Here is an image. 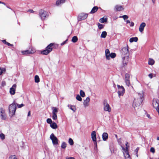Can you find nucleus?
Instances as JSON below:
<instances>
[{
    "mask_svg": "<svg viewBox=\"0 0 159 159\" xmlns=\"http://www.w3.org/2000/svg\"><path fill=\"white\" fill-rule=\"evenodd\" d=\"M126 23L127 24H128V23H130V21L129 20H126Z\"/></svg>",
    "mask_w": 159,
    "mask_h": 159,
    "instance_id": "obj_57",
    "label": "nucleus"
},
{
    "mask_svg": "<svg viewBox=\"0 0 159 159\" xmlns=\"http://www.w3.org/2000/svg\"><path fill=\"white\" fill-rule=\"evenodd\" d=\"M0 138L2 139V140L4 139L5 138V136L4 134L2 133L1 134H0Z\"/></svg>",
    "mask_w": 159,
    "mask_h": 159,
    "instance_id": "obj_42",
    "label": "nucleus"
},
{
    "mask_svg": "<svg viewBox=\"0 0 159 159\" xmlns=\"http://www.w3.org/2000/svg\"><path fill=\"white\" fill-rule=\"evenodd\" d=\"M107 35V33L106 31H103L101 35V37L102 38H105Z\"/></svg>",
    "mask_w": 159,
    "mask_h": 159,
    "instance_id": "obj_29",
    "label": "nucleus"
},
{
    "mask_svg": "<svg viewBox=\"0 0 159 159\" xmlns=\"http://www.w3.org/2000/svg\"><path fill=\"white\" fill-rule=\"evenodd\" d=\"M39 15L42 20H45L48 16V13L43 10H41L39 12Z\"/></svg>",
    "mask_w": 159,
    "mask_h": 159,
    "instance_id": "obj_5",
    "label": "nucleus"
},
{
    "mask_svg": "<svg viewBox=\"0 0 159 159\" xmlns=\"http://www.w3.org/2000/svg\"><path fill=\"white\" fill-rule=\"evenodd\" d=\"M66 40L65 41L63 42L62 43H61V45H64L66 43Z\"/></svg>",
    "mask_w": 159,
    "mask_h": 159,
    "instance_id": "obj_55",
    "label": "nucleus"
},
{
    "mask_svg": "<svg viewBox=\"0 0 159 159\" xmlns=\"http://www.w3.org/2000/svg\"><path fill=\"white\" fill-rule=\"evenodd\" d=\"M77 37L76 36H74L72 39V41L74 43L76 42L77 41Z\"/></svg>",
    "mask_w": 159,
    "mask_h": 159,
    "instance_id": "obj_32",
    "label": "nucleus"
},
{
    "mask_svg": "<svg viewBox=\"0 0 159 159\" xmlns=\"http://www.w3.org/2000/svg\"><path fill=\"white\" fill-rule=\"evenodd\" d=\"M125 82L126 84V85L128 86H129L130 85V81L129 80H126L125 81Z\"/></svg>",
    "mask_w": 159,
    "mask_h": 159,
    "instance_id": "obj_44",
    "label": "nucleus"
},
{
    "mask_svg": "<svg viewBox=\"0 0 159 159\" xmlns=\"http://www.w3.org/2000/svg\"><path fill=\"white\" fill-rule=\"evenodd\" d=\"M0 3H2V4H5L4 3V2H1L0 1Z\"/></svg>",
    "mask_w": 159,
    "mask_h": 159,
    "instance_id": "obj_61",
    "label": "nucleus"
},
{
    "mask_svg": "<svg viewBox=\"0 0 159 159\" xmlns=\"http://www.w3.org/2000/svg\"><path fill=\"white\" fill-rule=\"evenodd\" d=\"M138 40V38L137 37H132L129 40L130 43H132L134 42H137Z\"/></svg>",
    "mask_w": 159,
    "mask_h": 159,
    "instance_id": "obj_22",
    "label": "nucleus"
},
{
    "mask_svg": "<svg viewBox=\"0 0 159 159\" xmlns=\"http://www.w3.org/2000/svg\"><path fill=\"white\" fill-rule=\"evenodd\" d=\"M150 152L153 153L155 152V149L154 148L152 147L150 148Z\"/></svg>",
    "mask_w": 159,
    "mask_h": 159,
    "instance_id": "obj_47",
    "label": "nucleus"
},
{
    "mask_svg": "<svg viewBox=\"0 0 159 159\" xmlns=\"http://www.w3.org/2000/svg\"><path fill=\"white\" fill-rule=\"evenodd\" d=\"M5 71L6 69L5 68H0V75L2 74L3 72H5Z\"/></svg>",
    "mask_w": 159,
    "mask_h": 159,
    "instance_id": "obj_40",
    "label": "nucleus"
},
{
    "mask_svg": "<svg viewBox=\"0 0 159 159\" xmlns=\"http://www.w3.org/2000/svg\"><path fill=\"white\" fill-rule=\"evenodd\" d=\"M117 87L118 88V96L120 97L121 96H123L125 92V89L124 87L121 86H120L119 85H117Z\"/></svg>",
    "mask_w": 159,
    "mask_h": 159,
    "instance_id": "obj_8",
    "label": "nucleus"
},
{
    "mask_svg": "<svg viewBox=\"0 0 159 159\" xmlns=\"http://www.w3.org/2000/svg\"><path fill=\"white\" fill-rule=\"evenodd\" d=\"M0 116L2 120H5L7 116L5 113V110L2 108L0 109Z\"/></svg>",
    "mask_w": 159,
    "mask_h": 159,
    "instance_id": "obj_11",
    "label": "nucleus"
},
{
    "mask_svg": "<svg viewBox=\"0 0 159 159\" xmlns=\"http://www.w3.org/2000/svg\"><path fill=\"white\" fill-rule=\"evenodd\" d=\"M148 76L151 79H152L153 77V75L152 74V73L148 75Z\"/></svg>",
    "mask_w": 159,
    "mask_h": 159,
    "instance_id": "obj_49",
    "label": "nucleus"
},
{
    "mask_svg": "<svg viewBox=\"0 0 159 159\" xmlns=\"http://www.w3.org/2000/svg\"><path fill=\"white\" fill-rule=\"evenodd\" d=\"M28 12L30 13H33L34 12V11L33 10H29L28 11Z\"/></svg>",
    "mask_w": 159,
    "mask_h": 159,
    "instance_id": "obj_52",
    "label": "nucleus"
},
{
    "mask_svg": "<svg viewBox=\"0 0 159 159\" xmlns=\"http://www.w3.org/2000/svg\"><path fill=\"white\" fill-rule=\"evenodd\" d=\"M115 136L116 137V138H117V135L116 134L115 135Z\"/></svg>",
    "mask_w": 159,
    "mask_h": 159,
    "instance_id": "obj_60",
    "label": "nucleus"
},
{
    "mask_svg": "<svg viewBox=\"0 0 159 159\" xmlns=\"http://www.w3.org/2000/svg\"><path fill=\"white\" fill-rule=\"evenodd\" d=\"M146 26V24L144 22H142L140 24L139 28V31L140 32L143 31L144 29Z\"/></svg>",
    "mask_w": 159,
    "mask_h": 159,
    "instance_id": "obj_17",
    "label": "nucleus"
},
{
    "mask_svg": "<svg viewBox=\"0 0 159 159\" xmlns=\"http://www.w3.org/2000/svg\"><path fill=\"white\" fill-rule=\"evenodd\" d=\"M139 150V148L138 147L135 149V151L136 153V154H137ZM137 156H138V154H137Z\"/></svg>",
    "mask_w": 159,
    "mask_h": 159,
    "instance_id": "obj_48",
    "label": "nucleus"
},
{
    "mask_svg": "<svg viewBox=\"0 0 159 159\" xmlns=\"http://www.w3.org/2000/svg\"><path fill=\"white\" fill-rule=\"evenodd\" d=\"M53 43H50L46 48V49L41 52V53L42 54L46 55L48 54L52 50V47L53 46Z\"/></svg>",
    "mask_w": 159,
    "mask_h": 159,
    "instance_id": "obj_4",
    "label": "nucleus"
},
{
    "mask_svg": "<svg viewBox=\"0 0 159 159\" xmlns=\"http://www.w3.org/2000/svg\"><path fill=\"white\" fill-rule=\"evenodd\" d=\"M68 107L71 110L75 112L76 110L75 107L74 105H68Z\"/></svg>",
    "mask_w": 159,
    "mask_h": 159,
    "instance_id": "obj_21",
    "label": "nucleus"
},
{
    "mask_svg": "<svg viewBox=\"0 0 159 159\" xmlns=\"http://www.w3.org/2000/svg\"><path fill=\"white\" fill-rule=\"evenodd\" d=\"M159 100L157 99L153 98L152 101V105L154 108L156 109V111H159Z\"/></svg>",
    "mask_w": 159,
    "mask_h": 159,
    "instance_id": "obj_7",
    "label": "nucleus"
},
{
    "mask_svg": "<svg viewBox=\"0 0 159 159\" xmlns=\"http://www.w3.org/2000/svg\"><path fill=\"white\" fill-rule=\"evenodd\" d=\"M51 127L53 129H56L57 128V125L56 123L53 122L50 124Z\"/></svg>",
    "mask_w": 159,
    "mask_h": 159,
    "instance_id": "obj_24",
    "label": "nucleus"
},
{
    "mask_svg": "<svg viewBox=\"0 0 159 159\" xmlns=\"http://www.w3.org/2000/svg\"><path fill=\"white\" fill-rule=\"evenodd\" d=\"M3 42L6 44H7V43L5 40H3Z\"/></svg>",
    "mask_w": 159,
    "mask_h": 159,
    "instance_id": "obj_58",
    "label": "nucleus"
},
{
    "mask_svg": "<svg viewBox=\"0 0 159 159\" xmlns=\"http://www.w3.org/2000/svg\"><path fill=\"white\" fill-rule=\"evenodd\" d=\"M110 52L109 50L108 49H106L105 50V55H106V57L107 59L110 60Z\"/></svg>",
    "mask_w": 159,
    "mask_h": 159,
    "instance_id": "obj_18",
    "label": "nucleus"
},
{
    "mask_svg": "<svg viewBox=\"0 0 159 159\" xmlns=\"http://www.w3.org/2000/svg\"><path fill=\"white\" fill-rule=\"evenodd\" d=\"M50 139L52 140L53 144L54 145L58 144V140L57 138L55 136L54 134L52 133L50 137Z\"/></svg>",
    "mask_w": 159,
    "mask_h": 159,
    "instance_id": "obj_9",
    "label": "nucleus"
},
{
    "mask_svg": "<svg viewBox=\"0 0 159 159\" xmlns=\"http://www.w3.org/2000/svg\"><path fill=\"white\" fill-rule=\"evenodd\" d=\"M152 2L154 4L155 2V0H152Z\"/></svg>",
    "mask_w": 159,
    "mask_h": 159,
    "instance_id": "obj_59",
    "label": "nucleus"
},
{
    "mask_svg": "<svg viewBox=\"0 0 159 159\" xmlns=\"http://www.w3.org/2000/svg\"><path fill=\"white\" fill-rule=\"evenodd\" d=\"M130 78V76L129 74H126L125 75V81L126 80H129Z\"/></svg>",
    "mask_w": 159,
    "mask_h": 159,
    "instance_id": "obj_30",
    "label": "nucleus"
},
{
    "mask_svg": "<svg viewBox=\"0 0 159 159\" xmlns=\"http://www.w3.org/2000/svg\"><path fill=\"white\" fill-rule=\"evenodd\" d=\"M155 63V61L154 60L151 58H149L148 59V64L150 65H153Z\"/></svg>",
    "mask_w": 159,
    "mask_h": 159,
    "instance_id": "obj_20",
    "label": "nucleus"
},
{
    "mask_svg": "<svg viewBox=\"0 0 159 159\" xmlns=\"http://www.w3.org/2000/svg\"><path fill=\"white\" fill-rule=\"evenodd\" d=\"M128 142H127L125 144L126 145V147L125 148L124 147L122 146V150H123V151H128V148L129 147V146L128 145Z\"/></svg>",
    "mask_w": 159,
    "mask_h": 159,
    "instance_id": "obj_27",
    "label": "nucleus"
},
{
    "mask_svg": "<svg viewBox=\"0 0 159 159\" xmlns=\"http://www.w3.org/2000/svg\"><path fill=\"white\" fill-rule=\"evenodd\" d=\"M157 139L159 141V136L157 138Z\"/></svg>",
    "mask_w": 159,
    "mask_h": 159,
    "instance_id": "obj_62",
    "label": "nucleus"
},
{
    "mask_svg": "<svg viewBox=\"0 0 159 159\" xmlns=\"http://www.w3.org/2000/svg\"><path fill=\"white\" fill-rule=\"evenodd\" d=\"M123 153L125 159H131L128 151H123Z\"/></svg>",
    "mask_w": 159,
    "mask_h": 159,
    "instance_id": "obj_16",
    "label": "nucleus"
},
{
    "mask_svg": "<svg viewBox=\"0 0 159 159\" xmlns=\"http://www.w3.org/2000/svg\"><path fill=\"white\" fill-rule=\"evenodd\" d=\"M66 0H58L56 2V4L58 6L61 4H62L65 2Z\"/></svg>",
    "mask_w": 159,
    "mask_h": 159,
    "instance_id": "obj_26",
    "label": "nucleus"
},
{
    "mask_svg": "<svg viewBox=\"0 0 159 159\" xmlns=\"http://www.w3.org/2000/svg\"><path fill=\"white\" fill-rule=\"evenodd\" d=\"M76 99L79 101H81L82 100V98L79 95H77L76 97Z\"/></svg>",
    "mask_w": 159,
    "mask_h": 159,
    "instance_id": "obj_36",
    "label": "nucleus"
},
{
    "mask_svg": "<svg viewBox=\"0 0 159 159\" xmlns=\"http://www.w3.org/2000/svg\"><path fill=\"white\" fill-rule=\"evenodd\" d=\"M98 27L99 29H102L104 26V25L101 24L99 23H98Z\"/></svg>",
    "mask_w": 159,
    "mask_h": 159,
    "instance_id": "obj_35",
    "label": "nucleus"
},
{
    "mask_svg": "<svg viewBox=\"0 0 159 159\" xmlns=\"http://www.w3.org/2000/svg\"><path fill=\"white\" fill-rule=\"evenodd\" d=\"M16 108V104L15 103H12L9 106V115L10 116L12 117L14 115Z\"/></svg>",
    "mask_w": 159,
    "mask_h": 159,
    "instance_id": "obj_3",
    "label": "nucleus"
},
{
    "mask_svg": "<svg viewBox=\"0 0 159 159\" xmlns=\"http://www.w3.org/2000/svg\"><path fill=\"white\" fill-rule=\"evenodd\" d=\"M98 7L97 6L94 7L92 9L90 13L91 14H93L95 13L98 10Z\"/></svg>",
    "mask_w": 159,
    "mask_h": 159,
    "instance_id": "obj_23",
    "label": "nucleus"
},
{
    "mask_svg": "<svg viewBox=\"0 0 159 159\" xmlns=\"http://www.w3.org/2000/svg\"><path fill=\"white\" fill-rule=\"evenodd\" d=\"M6 85V82L4 81H2V85L3 86Z\"/></svg>",
    "mask_w": 159,
    "mask_h": 159,
    "instance_id": "obj_50",
    "label": "nucleus"
},
{
    "mask_svg": "<svg viewBox=\"0 0 159 159\" xmlns=\"http://www.w3.org/2000/svg\"><path fill=\"white\" fill-rule=\"evenodd\" d=\"M52 118L53 120H56L57 119V114H52Z\"/></svg>",
    "mask_w": 159,
    "mask_h": 159,
    "instance_id": "obj_38",
    "label": "nucleus"
},
{
    "mask_svg": "<svg viewBox=\"0 0 159 159\" xmlns=\"http://www.w3.org/2000/svg\"><path fill=\"white\" fill-rule=\"evenodd\" d=\"M103 104V109L104 111H108L109 112H110L111 111V108L109 105L108 103L107 100L104 101Z\"/></svg>",
    "mask_w": 159,
    "mask_h": 159,
    "instance_id": "obj_6",
    "label": "nucleus"
},
{
    "mask_svg": "<svg viewBox=\"0 0 159 159\" xmlns=\"http://www.w3.org/2000/svg\"><path fill=\"white\" fill-rule=\"evenodd\" d=\"M120 18H122V16H120V17H119Z\"/></svg>",
    "mask_w": 159,
    "mask_h": 159,
    "instance_id": "obj_64",
    "label": "nucleus"
},
{
    "mask_svg": "<svg viewBox=\"0 0 159 159\" xmlns=\"http://www.w3.org/2000/svg\"><path fill=\"white\" fill-rule=\"evenodd\" d=\"M123 57V64H126L128 62V56L129 54V50L127 48H123L121 51Z\"/></svg>",
    "mask_w": 159,
    "mask_h": 159,
    "instance_id": "obj_1",
    "label": "nucleus"
},
{
    "mask_svg": "<svg viewBox=\"0 0 159 159\" xmlns=\"http://www.w3.org/2000/svg\"><path fill=\"white\" fill-rule=\"evenodd\" d=\"M88 17V14L84 13H82L80 14L78 18V20L80 21L86 19Z\"/></svg>",
    "mask_w": 159,
    "mask_h": 159,
    "instance_id": "obj_10",
    "label": "nucleus"
},
{
    "mask_svg": "<svg viewBox=\"0 0 159 159\" xmlns=\"http://www.w3.org/2000/svg\"><path fill=\"white\" fill-rule=\"evenodd\" d=\"M157 111L158 112L159 115V111Z\"/></svg>",
    "mask_w": 159,
    "mask_h": 159,
    "instance_id": "obj_63",
    "label": "nucleus"
},
{
    "mask_svg": "<svg viewBox=\"0 0 159 159\" xmlns=\"http://www.w3.org/2000/svg\"><path fill=\"white\" fill-rule=\"evenodd\" d=\"M35 49L33 48L30 50H27L22 51V53L23 54H32L35 53Z\"/></svg>",
    "mask_w": 159,
    "mask_h": 159,
    "instance_id": "obj_13",
    "label": "nucleus"
},
{
    "mask_svg": "<svg viewBox=\"0 0 159 159\" xmlns=\"http://www.w3.org/2000/svg\"><path fill=\"white\" fill-rule=\"evenodd\" d=\"M103 140L106 141L108 138V134L106 133H104L102 135Z\"/></svg>",
    "mask_w": 159,
    "mask_h": 159,
    "instance_id": "obj_19",
    "label": "nucleus"
},
{
    "mask_svg": "<svg viewBox=\"0 0 159 159\" xmlns=\"http://www.w3.org/2000/svg\"><path fill=\"white\" fill-rule=\"evenodd\" d=\"M91 136L92 140L94 142V144H96V146H97L96 133L95 131L92 132L91 134Z\"/></svg>",
    "mask_w": 159,
    "mask_h": 159,
    "instance_id": "obj_12",
    "label": "nucleus"
},
{
    "mask_svg": "<svg viewBox=\"0 0 159 159\" xmlns=\"http://www.w3.org/2000/svg\"><path fill=\"white\" fill-rule=\"evenodd\" d=\"M90 98L89 97H87L83 102V104L84 107H86L89 105Z\"/></svg>",
    "mask_w": 159,
    "mask_h": 159,
    "instance_id": "obj_14",
    "label": "nucleus"
},
{
    "mask_svg": "<svg viewBox=\"0 0 159 159\" xmlns=\"http://www.w3.org/2000/svg\"><path fill=\"white\" fill-rule=\"evenodd\" d=\"M47 122L48 123L51 124L52 123V120L51 119L48 118L47 120Z\"/></svg>",
    "mask_w": 159,
    "mask_h": 159,
    "instance_id": "obj_43",
    "label": "nucleus"
},
{
    "mask_svg": "<svg viewBox=\"0 0 159 159\" xmlns=\"http://www.w3.org/2000/svg\"><path fill=\"white\" fill-rule=\"evenodd\" d=\"M30 116V111H29L28 112V116Z\"/></svg>",
    "mask_w": 159,
    "mask_h": 159,
    "instance_id": "obj_56",
    "label": "nucleus"
},
{
    "mask_svg": "<svg viewBox=\"0 0 159 159\" xmlns=\"http://www.w3.org/2000/svg\"><path fill=\"white\" fill-rule=\"evenodd\" d=\"M99 21L101 23H104L107 21V20L104 18H101L99 20Z\"/></svg>",
    "mask_w": 159,
    "mask_h": 159,
    "instance_id": "obj_33",
    "label": "nucleus"
},
{
    "mask_svg": "<svg viewBox=\"0 0 159 159\" xmlns=\"http://www.w3.org/2000/svg\"><path fill=\"white\" fill-rule=\"evenodd\" d=\"M8 46H12V45L10 43H7V44H6Z\"/></svg>",
    "mask_w": 159,
    "mask_h": 159,
    "instance_id": "obj_54",
    "label": "nucleus"
},
{
    "mask_svg": "<svg viewBox=\"0 0 159 159\" xmlns=\"http://www.w3.org/2000/svg\"><path fill=\"white\" fill-rule=\"evenodd\" d=\"M66 146V143L65 142H63L61 144V147L62 148H65Z\"/></svg>",
    "mask_w": 159,
    "mask_h": 159,
    "instance_id": "obj_41",
    "label": "nucleus"
},
{
    "mask_svg": "<svg viewBox=\"0 0 159 159\" xmlns=\"http://www.w3.org/2000/svg\"><path fill=\"white\" fill-rule=\"evenodd\" d=\"M122 17L124 20L127 19L128 18V16L126 15H123L122 16Z\"/></svg>",
    "mask_w": 159,
    "mask_h": 159,
    "instance_id": "obj_46",
    "label": "nucleus"
},
{
    "mask_svg": "<svg viewBox=\"0 0 159 159\" xmlns=\"http://www.w3.org/2000/svg\"><path fill=\"white\" fill-rule=\"evenodd\" d=\"M69 143L71 145H72L73 144L74 142L72 139H71V138H70L69 139Z\"/></svg>",
    "mask_w": 159,
    "mask_h": 159,
    "instance_id": "obj_39",
    "label": "nucleus"
},
{
    "mask_svg": "<svg viewBox=\"0 0 159 159\" xmlns=\"http://www.w3.org/2000/svg\"><path fill=\"white\" fill-rule=\"evenodd\" d=\"M115 8L117 11H120L123 9L121 6L117 5L115 6Z\"/></svg>",
    "mask_w": 159,
    "mask_h": 159,
    "instance_id": "obj_25",
    "label": "nucleus"
},
{
    "mask_svg": "<svg viewBox=\"0 0 159 159\" xmlns=\"http://www.w3.org/2000/svg\"><path fill=\"white\" fill-rule=\"evenodd\" d=\"M16 84H14L12 87L10 88V92L11 94L13 95L15 93V89L16 88Z\"/></svg>",
    "mask_w": 159,
    "mask_h": 159,
    "instance_id": "obj_15",
    "label": "nucleus"
},
{
    "mask_svg": "<svg viewBox=\"0 0 159 159\" xmlns=\"http://www.w3.org/2000/svg\"><path fill=\"white\" fill-rule=\"evenodd\" d=\"M116 56V54L115 53H111L110 54V58H114Z\"/></svg>",
    "mask_w": 159,
    "mask_h": 159,
    "instance_id": "obj_37",
    "label": "nucleus"
},
{
    "mask_svg": "<svg viewBox=\"0 0 159 159\" xmlns=\"http://www.w3.org/2000/svg\"><path fill=\"white\" fill-rule=\"evenodd\" d=\"M130 26H133L134 25V24L133 22H131L130 23Z\"/></svg>",
    "mask_w": 159,
    "mask_h": 159,
    "instance_id": "obj_51",
    "label": "nucleus"
},
{
    "mask_svg": "<svg viewBox=\"0 0 159 159\" xmlns=\"http://www.w3.org/2000/svg\"><path fill=\"white\" fill-rule=\"evenodd\" d=\"M66 159H75V158L73 157H67L66 158Z\"/></svg>",
    "mask_w": 159,
    "mask_h": 159,
    "instance_id": "obj_53",
    "label": "nucleus"
},
{
    "mask_svg": "<svg viewBox=\"0 0 159 159\" xmlns=\"http://www.w3.org/2000/svg\"><path fill=\"white\" fill-rule=\"evenodd\" d=\"M143 100V94L138 93L137 96L135 98L133 103V106L135 108L139 107Z\"/></svg>",
    "mask_w": 159,
    "mask_h": 159,
    "instance_id": "obj_2",
    "label": "nucleus"
},
{
    "mask_svg": "<svg viewBox=\"0 0 159 159\" xmlns=\"http://www.w3.org/2000/svg\"><path fill=\"white\" fill-rule=\"evenodd\" d=\"M34 79L36 83H38L39 82V76L38 75H35L34 77Z\"/></svg>",
    "mask_w": 159,
    "mask_h": 159,
    "instance_id": "obj_31",
    "label": "nucleus"
},
{
    "mask_svg": "<svg viewBox=\"0 0 159 159\" xmlns=\"http://www.w3.org/2000/svg\"><path fill=\"white\" fill-rule=\"evenodd\" d=\"M17 106L18 108H20L24 106V105L23 104H21L17 105Z\"/></svg>",
    "mask_w": 159,
    "mask_h": 159,
    "instance_id": "obj_45",
    "label": "nucleus"
},
{
    "mask_svg": "<svg viewBox=\"0 0 159 159\" xmlns=\"http://www.w3.org/2000/svg\"><path fill=\"white\" fill-rule=\"evenodd\" d=\"M52 114H57L58 111V109L55 107H52Z\"/></svg>",
    "mask_w": 159,
    "mask_h": 159,
    "instance_id": "obj_28",
    "label": "nucleus"
},
{
    "mask_svg": "<svg viewBox=\"0 0 159 159\" xmlns=\"http://www.w3.org/2000/svg\"><path fill=\"white\" fill-rule=\"evenodd\" d=\"M80 95L82 97H84L85 96V93L83 90H81L80 91Z\"/></svg>",
    "mask_w": 159,
    "mask_h": 159,
    "instance_id": "obj_34",
    "label": "nucleus"
}]
</instances>
